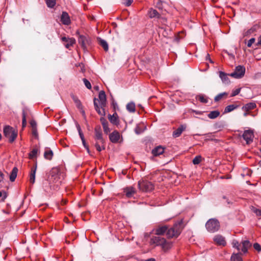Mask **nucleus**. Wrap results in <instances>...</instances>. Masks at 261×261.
<instances>
[{
	"label": "nucleus",
	"instance_id": "obj_1",
	"mask_svg": "<svg viewBox=\"0 0 261 261\" xmlns=\"http://www.w3.org/2000/svg\"><path fill=\"white\" fill-rule=\"evenodd\" d=\"M184 227L183 220L181 219L175 222L173 227L170 228L164 225V234H166L168 238H176L180 234Z\"/></svg>",
	"mask_w": 261,
	"mask_h": 261
},
{
	"label": "nucleus",
	"instance_id": "obj_2",
	"mask_svg": "<svg viewBox=\"0 0 261 261\" xmlns=\"http://www.w3.org/2000/svg\"><path fill=\"white\" fill-rule=\"evenodd\" d=\"M4 134L6 138L9 139V142L12 143L17 136V131L12 127L7 125L4 128Z\"/></svg>",
	"mask_w": 261,
	"mask_h": 261
},
{
	"label": "nucleus",
	"instance_id": "obj_3",
	"mask_svg": "<svg viewBox=\"0 0 261 261\" xmlns=\"http://www.w3.org/2000/svg\"><path fill=\"white\" fill-rule=\"evenodd\" d=\"M138 187L140 191L144 192H150L154 188V186L151 182L144 179H142L138 181Z\"/></svg>",
	"mask_w": 261,
	"mask_h": 261
},
{
	"label": "nucleus",
	"instance_id": "obj_4",
	"mask_svg": "<svg viewBox=\"0 0 261 261\" xmlns=\"http://www.w3.org/2000/svg\"><path fill=\"white\" fill-rule=\"evenodd\" d=\"M232 245L233 248H236L238 250L241 249V244H239V242L236 240H233L232 241ZM242 247L241 250L243 253H246L248 251V249L251 246V244L248 240H245L241 242Z\"/></svg>",
	"mask_w": 261,
	"mask_h": 261
},
{
	"label": "nucleus",
	"instance_id": "obj_5",
	"mask_svg": "<svg viewBox=\"0 0 261 261\" xmlns=\"http://www.w3.org/2000/svg\"><path fill=\"white\" fill-rule=\"evenodd\" d=\"M205 227L209 232H214L219 229L220 223L217 219H211L206 223Z\"/></svg>",
	"mask_w": 261,
	"mask_h": 261
},
{
	"label": "nucleus",
	"instance_id": "obj_6",
	"mask_svg": "<svg viewBox=\"0 0 261 261\" xmlns=\"http://www.w3.org/2000/svg\"><path fill=\"white\" fill-rule=\"evenodd\" d=\"M245 72V67L239 65L236 67L234 71L230 74V76L235 79H241L244 75Z\"/></svg>",
	"mask_w": 261,
	"mask_h": 261
},
{
	"label": "nucleus",
	"instance_id": "obj_7",
	"mask_svg": "<svg viewBox=\"0 0 261 261\" xmlns=\"http://www.w3.org/2000/svg\"><path fill=\"white\" fill-rule=\"evenodd\" d=\"M94 139V140L99 141L101 144L105 143L102 130L100 126H97L95 127Z\"/></svg>",
	"mask_w": 261,
	"mask_h": 261
},
{
	"label": "nucleus",
	"instance_id": "obj_8",
	"mask_svg": "<svg viewBox=\"0 0 261 261\" xmlns=\"http://www.w3.org/2000/svg\"><path fill=\"white\" fill-rule=\"evenodd\" d=\"M243 139L246 141L247 144H250L253 142L254 138L253 132L252 130L248 129L244 132L242 135Z\"/></svg>",
	"mask_w": 261,
	"mask_h": 261
},
{
	"label": "nucleus",
	"instance_id": "obj_9",
	"mask_svg": "<svg viewBox=\"0 0 261 261\" xmlns=\"http://www.w3.org/2000/svg\"><path fill=\"white\" fill-rule=\"evenodd\" d=\"M150 245L156 246L160 245L163 248V238L160 236H152L151 238L150 242Z\"/></svg>",
	"mask_w": 261,
	"mask_h": 261
},
{
	"label": "nucleus",
	"instance_id": "obj_10",
	"mask_svg": "<svg viewBox=\"0 0 261 261\" xmlns=\"http://www.w3.org/2000/svg\"><path fill=\"white\" fill-rule=\"evenodd\" d=\"M97 101L99 102L100 108H105L107 104L106 95L104 91H100L98 94Z\"/></svg>",
	"mask_w": 261,
	"mask_h": 261
},
{
	"label": "nucleus",
	"instance_id": "obj_11",
	"mask_svg": "<svg viewBox=\"0 0 261 261\" xmlns=\"http://www.w3.org/2000/svg\"><path fill=\"white\" fill-rule=\"evenodd\" d=\"M120 138V134L117 130H114L109 135L110 140L113 143H118Z\"/></svg>",
	"mask_w": 261,
	"mask_h": 261
},
{
	"label": "nucleus",
	"instance_id": "obj_12",
	"mask_svg": "<svg viewBox=\"0 0 261 261\" xmlns=\"http://www.w3.org/2000/svg\"><path fill=\"white\" fill-rule=\"evenodd\" d=\"M214 241L218 245L224 246L226 244L225 238L220 234H217L214 237Z\"/></svg>",
	"mask_w": 261,
	"mask_h": 261
},
{
	"label": "nucleus",
	"instance_id": "obj_13",
	"mask_svg": "<svg viewBox=\"0 0 261 261\" xmlns=\"http://www.w3.org/2000/svg\"><path fill=\"white\" fill-rule=\"evenodd\" d=\"M97 100L98 99L97 98H94V106L95 109L99 115L103 117L106 115L105 108H100V105H98L97 102Z\"/></svg>",
	"mask_w": 261,
	"mask_h": 261
},
{
	"label": "nucleus",
	"instance_id": "obj_14",
	"mask_svg": "<svg viewBox=\"0 0 261 261\" xmlns=\"http://www.w3.org/2000/svg\"><path fill=\"white\" fill-rule=\"evenodd\" d=\"M123 192L127 198H131L136 193V190L133 187H128L124 189Z\"/></svg>",
	"mask_w": 261,
	"mask_h": 261
},
{
	"label": "nucleus",
	"instance_id": "obj_15",
	"mask_svg": "<svg viewBox=\"0 0 261 261\" xmlns=\"http://www.w3.org/2000/svg\"><path fill=\"white\" fill-rule=\"evenodd\" d=\"M61 21L64 25H69L71 23L70 18L66 12H63L61 16Z\"/></svg>",
	"mask_w": 261,
	"mask_h": 261
},
{
	"label": "nucleus",
	"instance_id": "obj_16",
	"mask_svg": "<svg viewBox=\"0 0 261 261\" xmlns=\"http://www.w3.org/2000/svg\"><path fill=\"white\" fill-rule=\"evenodd\" d=\"M185 125H180L173 132L172 136L174 138H177L180 136L182 133L186 129Z\"/></svg>",
	"mask_w": 261,
	"mask_h": 261
},
{
	"label": "nucleus",
	"instance_id": "obj_17",
	"mask_svg": "<svg viewBox=\"0 0 261 261\" xmlns=\"http://www.w3.org/2000/svg\"><path fill=\"white\" fill-rule=\"evenodd\" d=\"M148 15L150 18L159 19L161 17V14L157 11V10L151 8L148 12Z\"/></svg>",
	"mask_w": 261,
	"mask_h": 261
},
{
	"label": "nucleus",
	"instance_id": "obj_18",
	"mask_svg": "<svg viewBox=\"0 0 261 261\" xmlns=\"http://www.w3.org/2000/svg\"><path fill=\"white\" fill-rule=\"evenodd\" d=\"M108 119L110 122L114 125H118L119 123V120L116 112H115L113 115L109 114Z\"/></svg>",
	"mask_w": 261,
	"mask_h": 261
},
{
	"label": "nucleus",
	"instance_id": "obj_19",
	"mask_svg": "<svg viewBox=\"0 0 261 261\" xmlns=\"http://www.w3.org/2000/svg\"><path fill=\"white\" fill-rule=\"evenodd\" d=\"M37 169V165L31 168V170L29 175V181L32 184H33L35 182V175Z\"/></svg>",
	"mask_w": 261,
	"mask_h": 261
},
{
	"label": "nucleus",
	"instance_id": "obj_20",
	"mask_svg": "<svg viewBox=\"0 0 261 261\" xmlns=\"http://www.w3.org/2000/svg\"><path fill=\"white\" fill-rule=\"evenodd\" d=\"M219 77L221 79L223 83L226 85L229 84L230 81L228 78V76H230V74H227L223 71H219Z\"/></svg>",
	"mask_w": 261,
	"mask_h": 261
},
{
	"label": "nucleus",
	"instance_id": "obj_21",
	"mask_svg": "<svg viewBox=\"0 0 261 261\" xmlns=\"http://www.w3.org/2000/svg\"><path fill=\"white\" fill-rule=\"evenodd\" d=\"M78 41L82 48L84 49L86 48V45L88 43V39L86 36L83 35L80 36Z\"/></svg>",
	"mask_w": 261,
	"mask_h": 261
},
{
	"label": "nucleus",
	"instance_id": "obj_22",
	"mask_svg": "<svg viewBox=\"0 0 261 261\" xmlns=\"http://www.w3.org/2000/svg\"><path fill=\"white\" fill-rule=\"evenodd\" d=\"M152 154L153 156H156L163 154V147L161 145L155 147L152 150Z\"/></svg>",
	"mask_w": 261,
	"mask_h": 261
},
{
	"label": "nucleus",
	"instance_id": "obj_23",
	"mask_svg": "<svg viewBox=\"0 0 261 261\" xmlns=\"http://www.w3.org/2000/svg\"><path fill=\"white\" fill-rule=\"evenodd\" d=\"M54 153L53 151L49 148H46L44 153V157L45 159L51 160L53 158Z\"/></svg>",
	"mask_w": 261,
	"mask_h": 261
},
{
	"label": "nucleus",
	"instance_id": "obj_24",
	"mask_svg": "<svg viewBox=\"0 0 261 261\" xmlns=\"http://www.w3.org/2000/svg\"><path fill=\"white\" fill-rule=\"evenodd\" d=\"M59 170L57 168H53L50 171V175L51 176L50 179L56 180L58 177V173Z\"/></svg>",
	"mask_w": 261,
	"mask_h": 261
},
{
	"label": "nucleus",
	"instance_id": "obj_25",
	"mask_svg": "<svg viewBox=\"0 0 261 261\" xmlns=\"http://www.w3.org/2000/svg\"><path fill=\"white\" fill-rule=\"evenodd\" d=\"M256 107L255 103L254 102H249L246 104L243 107V110L246 111H249L250 110H253L255 109Z\"/></svg>",
	"mask_w": 261,
	"mask_h": 261
},
{
	"label": "nucleus",
	"instance_id": "obj_26",
	"mask_svg": "<svg viewBox=\"0 0 261 261\" xmlns=\"http://www.w3.org/2000/svg\"><path fill=\"white\" fill-rule=\"evenodd\" d=\"M17 172H18L17 168L16 167H14L13 168V169L11 172L10 175V180L11 181H14L15 180V179L17 177Z\"/></svg>",
	"mask_w": 261,
	"mask_h": 261
},
{
	"label": "nucleus",
	"instance_id": "obj_27",
	"mask_svg": "<svg viewBox=\"0 0 261 261\" xmlns=\"http://www.w3.org/2000/svg\"><path fill=\"white\" fill-rule=\"evenodd\" d=\"M95 141V144L94 146L96 149V150L100 152L102 150L105 149V143H102L101 144V143L99 142V141L94 140Z\"/></svg>",
	"mask_w": 261,
	"mask_h": 261
},
{
	"label": "nucleus",
	"instance_id": "obj_28",
	"mask_svg": "<svg viewBox=\"0 0 261 261\" xmlns=\"http://www.w3.org/2000/svg\"><path fill=\"white\" fill-rule=\"evenodd\" d=\"M241 253H233L231 257V261H243Z\"/></svg>",
	"mask_w": 261,
	"mask_h": 261
},
{
	"label": "nucleus",
	"instance_id": "obj_29",
	"mask_svg": "<svg viewBox=\"0 0 261 261\" xmlns=\"http://www.w3.org/2000/svg\"><path fill=\"white\" fill-rule=\"evenodd\" d=\"M153 234L162 236L163 234V226H160L158 228L152 230Z\"/></svg>",
	"mask_w": 261,
	"mask_h": 261
},
{
	"label": "nucleus",
	"instance_id": "obj_30",
	"mask_svg": "<svg viewBox=\"0 0 261 261\" xmlns=\"http://www.w3.org/2000/svg\"><path fill=\"white\" fill-rule=\"evenodd\" d=\"M98 40L99 44L103 47L106 51H107L109 49V46L106 41L100 38H99Z\"/></svg>",
	"mask_w": 261,
	"mask_h": 261
},
{
	"label": "nucleus",
	"instance_id": "obj_31",
	"mask_svg": "<svg viewBox=\"0 0 261 261\" xmlns=\"http://www.w3.org/2000/svg\"><path fill=\"white\" fill-rule=\"evenodd\" d=\"M238 107L239 106L238 105H228L225 108L224 113H226L230 112L233 110H235L236 109H237Z\"/></svg>",
	"mask_w": 261,
	"mask_h": 261
},
{
	"label": "nucleus",
	"instance_id": "obj_32",
	"mask_svg": "<svg viewBox=\"0 0 261 261\" xmlns=\"http://www.w3.org/2000/svg\"><path fill=\"white\" fill-rule=\"evenodd\" d=\"M71 97L73 100L74 101L75 104L76 105L77 108H78L79 109H82V105L81 101L79 99V98L74 95H72Z\"/></svg>",
	"mask_w": 261,
	"mask_h": 261
},
{
	"label": "nucleus",
	"instance_id": "obj_33",
	"mask_svg": "<svg viewBox=\"0 0 261 261\" xmlns=\"http://www.w3.org/2000/svg\"><path fill=\"white\" fill-rule=\"evenodd\" d=\"M144 125L143 124H140L136 126V127L135 129V131L137 134L139 135V134H140L142 133H143L144 131Z\"/></svg>",
	"mask_w": 261,
	"mask_h": 261
},
{
	"label": "nucleus",
	"instance_id": "obj_34",
	"mask_svg": "<svg viewBox=\"0 0 261 261\" xmlns=\"http://www.w3.org/2000/svg\"><path fill=\"white\" fill-rule=\"evenodd\" d=\"M196 98L198 99L201 102L203 103H206L208 101L207 97L202 94L198 95L196 97Z\"/></svg>",
	"mask_w": 261,
	"mask_h": 261
},
{
	"label": "nucleus",
	"instance_id": "obj_35",
	"mask_svg": "<svg viewBox=\"0 0 261 261\" xmlns=\"http://www.w3.org/2000/svg\"><path fill=\"white\" fill-rule=\"evenodd\" d=\"M220 115V112L218 111H211L208 114V117L210 119H215Z\"/></svg>",
	"mask_w": 261,
	"mask_h": 261
},
{
	"label": "nucleus",
	"instance_id": "obj_36",
	"mask_svg": "<svg viewBox=\"0 0 261 261\" xmlns=\"http://www.w3.org/2000/svg\"><path fill=\"white\" fill-rule=\"evenodd\" d=\"M126 109L129 112H135L136 110L135 105L134 102H129L126 105Z\"/></svg>",
	"mask_w": 261,
	"mask_h": 261
},
{
	"label": "nucleus",
	"instance_id": "obj_37",
	"mask_svg": "<svg viewBox=\"0 0 261 261\" xmlns=\"http://www.w3.org/2000/svg\"><path fill=\"white\" fill-rule=\"evenodd\" d=\"M38 149L34 148L33 150L29 153V158L31 159H33L36 157L37 153H38Z\"/></svg>",
	"mask_w": 261,
	"mask_h": 261
},
{
	"label": "nucleus",
	"instance_id": "obj_38",
	"mask_svg": "<svg viewBox=\"0 0 261 261\" xmlns=\"http://www.w3.org/2000/svg\"><path fill=\"white\" fill-rule=\"evenodd\" d=\"M46 4L48 7L53 8L56 4V0H46Z\"/></svg>",
	"mask_w": 261,
	"mask_h": 261
},
{
	"label": "nucleus",
	"instance_id": "obj_39",
	"mask_svg": "<svg viewBox=\"0 0 261 261\" xmlns=\"http://www.w3.org/2000/svg\"><path fill=\"white\" fill-rule=\"evenodd\" d=\"M172 246V244L171 241H166L164 240V252L166 250H167L169 249H170Z\"/></svg>",
	"mask_w": 261,
	"mask_h": 261
},
{
	"label": "nucleus",
	"instance_id": "obj_40",
	"mask_svg": "<svg viewBox=\"0 0 261 261\" xmlns=\"http://www.w3.org/2000/svg\"><path fill=\"white\" fill-rule=\"evenodd\" d=\"M228 95V93L226 92H223L219 94L215 97V101H218L220 100H221L224 96H227Z\"/></svg>",
	"mask_w": 261,
	"mask_h": 261
},
{
	"label": "nucleus",
	"instance_id": "obj_41",
	"mask_svg": "<svg viewBox=\"0 0 261 261\" xmlns=\"http://www.w3.org/2000/svg\"><path fill=\"white\" fill-rule=\"evenodd\" d=\"M27 113L25 112L24 110L22 111V127H24L27 125V119H26Z\"/></svg>",
	"mask_w": 261,
	"mask_h": 261
},
{
	"label": "nucleus",
	"instance_id": "obj_42",
	"mask_svg": "<svg viewBox=\"0 0 261 261\" xmlns=\"http://www.w3.org/2000/svg\"><path fill=\"white\" fill-rule=\"evenodd\" d=\"M75 39L72 38L69 40L68 42H66V44H65V46L66 48H69L70 46H72L75 43Z\"/></svg>",
	"mask_w": 261,
	"mask_h": 261
},
{
	"label": "nucleus",
	"instance_id": "obj_43",
	"mask_svg": "<svg viewBox=\"0 0 261 261\" xmlns=\"http://www.w3.org/2000/svg\"><path fill=\"white\" fill-rule=\"evenodd\" d=\"M201 161V156L200 155H197L195 156L193 160V163L194 165H197Z\"/></svg>",
	"mask_w": 261,
	"mask_h": 261
},
{
	"label": "nucleus",
	"instance_id": "obj_44",
	"mask_svg": "<svg viewBox=\"0 0 261 261\" xmlns=\"http://www.w3.org/2000/svg\"><path fill=\"white\" fill-rule=\"evenodd\" d=\"M83 82L85 85V86L88 89H91L92 87H91V83H90V82L87 80L86 79H83Z\"/></svg>",
	"mask_w": 261,
	"mask_h": 261
},
{
	"label": "nucleus",
	"instance_id": "obj_45",
	"mask_svg": "<svg viewBox=\"0 0 261 261\" xmlns=\"http://www.w3.org/2000/svg\"><path fill=\"white\" fill-rule=\"evenodd\" d=\"M100 121L101 123V124L102 126H106L107 125H108V122L106 119L103 117H101L100 119Z\"/></svg>",
	"mask_w": 261,
	"mask_h": 261
},
{
	"label": "nucleus",
	"instance_id": "obj_46",
	"mask_svg": "<svg viewBox=\"0 0 261 261\" xmlns=\"http://www.w3.org/2000/svg\"><path fill=\"white\" fill-rule=\"evenodd\" d=\"M240 91H241V88H238V89L233 90L231 94V96L233 97V96L237 95L238 94H239Z\"/></svg>",
	"mask_w": 261,
	"mask_h": 261
},
{
	"label": "nucleus",
	"instance_id": "obj_47",
	"mask_svg": "<svg viewBox=\"0 0 261 261\" xmlns=\"http://www.w3.org/2000/svg\"><path fill=\"white\" fill-rule=\"evenodd\" d=\"M255 40V39L254 38H252L250 40H249L247 42V46L248 47H250L251 46V45H252V44L254 43Z\"/></svg>",
	"mask_w": 261,
	"mask_h": 261
},
{
	"label": "nucleus",
	"instance_id": "obj_48",
	"mask_svg": "<svg viewBox=\"0 0 261 261\" xmlns=\"http://www.w3.org/2000/svg\"><path fill=\"white\" fill-rule=\"evenodd\" d=\"M102 127H103V131L105 134H108V133H109L110 132L111 130H110V128L109 127L108 125H107L102 126Z\"/></svg>",
	"mask_w": 261,
	"mask_h": 261
},
{
	"label": "nucleus",
	"instance_id": "obj_49",
	"mask_svg": "<svg viewBox=\"0 0 261 261\" xmlns=\"http://www.w3.org/2000/svg\"><path fill=\"white\" fill-rule=\"evenodd\" d=\"M30 125L32 128H37V123L34 120H32L30 122Z\"/></svg>",
	"mask_w": 261,
	"mask_h": 261
},
{
	"label": "nucleus",
	"instance_id": "obj_50",
	"mask_svg": "<svg viewBox=\"0 0 261 261\" xmlns=\"http://www.w3.org/2000/svg\"><path fill=\"white\" fill-rule=\"evenodd\" d=\"M253 247L255 250L258 251L261 250V247L260 245L257 243L254 244Z\"/></svg>",
	"mask_w": 261,
	"mask_h": 261
},
{
	"label": "nucleus",
	"instance_id": "obj_51",
	"mask_svg": "<svg viewBox=\"0 0 261 261\" xmlns=\"http://www.w3.org/2000/svg\"><path fill=\"white\" fill-rule=\"evenodd\" d=\"M133 2V0H126L123 3L126 6L128 7L131 5Z\"/></svg>",
	"mask_w": 261,
	"mask_h": 261
},
{
	"label": "nucleus",
	"instance_id": "obj_52",
	"mask_svg": "<svg viewBox=\"0 0 261 261\" xmlns=\"http://www.w3.org/2000/svg\"><path fill=\"white\" fill-rule=\"evenodd\" d=\"M156 6L160 9H162V2L158 0L156 3Z\"/></svg>",
	"mask_w": 261,
	"mask_h": 261
},
{
	"label": "nucleus",
	"instance_id": "obj_53",
	"mask_svg": "<svg viewBox=\"0 0 261 261\" xmlns=\"http://www.w3.org/2000/svg\"><path fill=\"white\" fill-rule=\"evenodd\" d=\"M32 135L36 138L38 137V133L37 128H32Z\"/></svg>",
	"mask_w": 261,
	"mask_h": 261
},
{
	"label": "nucleus",
	"instance_id": "obj_54",
	"mask_svg": "<svg viewBox=\"0 0 261 261\" xmlns=\"http://www.w3.org/2000/svg\"><path fill=\"white\" fill-rule=\"evenodd\" d=\"M82 143H83V145L84 146V147L86 148V149L87 150V151L89 152V147L86 144V141L85 140V138L82 139Z\"/></svg>",
	"mask_w": 261,
	"mask_h": 261
},
{
	"label": "nucleus",
	"instance_id": "obj_55",
	"mask_svg": "<svg viewBox=\"0 0 261 261\" xmlns=\"http://www.w3.org/2000/svg\"><path fill=\"white\" fill-rule=\"evenodd\" d=\"M254 212L259 218H261V210L256 209L254 211Z\"/></svg>",
	"mask_w": 261,
	"mask_h": 261
},
{
	"label": "nucleus",
	"instance_id": "obj_56",
	"mask_svg": "<svg viewBox=\"0 0 261 261\" xmlns=\"http://www.w3.org/2000/svg\"><path fill=\"white\" fill-rule=\"evenodd\" d=\"M71 39L72 38H66V37H62L61 40L62 41L66 42H68L69 40Z\"/></svg>",
	"mask_w": 261,
	"mask_h": 261
},
{
	"label": "nucleus",
	"instance_id": "obj_57",
	"mask_svg": "<svg viewBox=\"0 0 261 261\" xmlns=\"http://www.w3.org/2000/svg\"><path fill=\"white\" fill-rule=\"evenodd\" d=\"M79 134L81 140L84 138V134L82 133V130H80V132H79Z\"/></svg>",
	"mask_w": 261,
	"mask_h": 261
},
{
	"label": "nucleus",
	"instance_id": "obj_58",
	"mask_svg": "<svg viewBox=\"0 0 261 261\" xmlns=\"http://www.w3.org/2000/svg\"><path fill=\"white\" fill-rule=\"evenodd\" d=\"M4 178V174L0 171V182L3 180Z\"/></svg>",
	"mask_w": 261,
	"mask_h": 261
},
{
	"label": "nucleus",
	"instance_id": "obj_59",
	"mask_svg": "<svg viewBox=\"0 0 261 261\" xmlns=\"http://www.w3.org/2000/svg\"><path fill=\"white\" fill-rule=\"evenodd\" d=\"M112 105L114 109H116V107H118L116 102H115L114 100H113L112 101Z\"/></svg>",
	"mask_w": 261,
	"mask_h": 261
},
{
	"label": "nucleus",
	"instance_id": "obj_60",
	"mask_svg": "<svg viewBox=\"0 0 261 261\" xmlns=\"http://www.w3.org/2000/svg\"><path fill=\"white\" fill-rule=\"evenodd\" d=\"M253 31V30L252 29H250L249 30H248L246 33H245V36L248 35L249 34H250L251 33H252Z\"/></svg>",
	"mask_w": 261,
	"mask_h": 261
},
{
	"label": "nucleus",
	"instance_id": "obj_61",
	"mask_svg": "<svg viewBox=\"0 0 261 261\" xmlns=\"http://www.w3.org/2000/svg\"><path fill=\"white\" fill-rule=\"evenodd\" d=\"M257 45H261V36L259 37V38L258 39V42H257Z\"/></svg>",
	"mask_w": 261,
	"mask_h": 261
},
{
	"label": "nucleus",
	"instance_id": "obj_62",
	"mask_svg": "<svg viewBox=\"0 0 261 261\" xmlns=\"http://www.w3.org/2000/svg\"><path fill=\"white\" fill-rule=\"evenodd\" d=\"M145 261H155V260L154 258H151L148 259Z\"/></svg>",
	"mask_w": 261,
	"mask_h": 261
},
{
	"label": "nucleus",
	"instance_id": "obj_63",
	"mask_svg": "<svg viewBox=\"0 0 261 261\" xmlns=\"http://www.w3.org/2000/svg\"><path fill=\"white\" fill-rule=\"evenodd\" d=\"M76 127H77V129L78 130V132H80V130H81L80 126L78 124V125H76Z\"/></svg>",
	"mask_w": 261,
	"mask_h": 261
},
{
	"label": "nucleus",
	"instance_id": "obj_64",
	"mask_svg": "<svg viewBox=\"0 0 261 261\" xmlns=\"http://www.w3.org/2000/svg\"><path fill=\"white\" fill-rule=\"evenodd\" d=\"M173 41H178L177 37L174 36V38L173 39Z\"/></svg>",
	"mask_w": 261,
	"mask_h": 261
}]
</instances>
